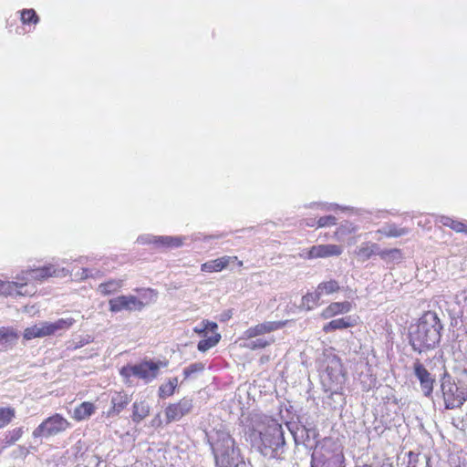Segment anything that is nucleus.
<instances>
[{
	"label": "nucleus",
	"instance_id": "obj_1",
	"mask_svg": "<svg viewBox=\"0 0 467 467\" xmlns=\"http://www.w3.org/2000/svg\"><path fill=\"white\" fill-rule=\"evenodd\" d=\"M442 325L435 312L428 311L422 315L417 324L409 329V343L412 349L425 353L434 349L441 341Z\"/></svg>",
	"mask_w": 467,
	"mask_h": 467
},
{
	"label": "nucleus",
	"instance_id": "obj_2",
	"mask_svg": "<svg viewBox=\"0 0 467 467\" xmlns=\"http://www.w3.org/2000/svg\"><path fill=\"white\" fill-rule=\"evenodd\" d=\"M248 436L252 445L265 457L283 458L285 447L284 431L275 420H270L263 431L252 430Z\"/></svg>",
	"mask_w": 467,
	"mask_h": 467
},
{
	"label": "nucleus",
	"instance_id": "obj_3",
	"mask_svg": "<svg viewBox=\"0 0 467 467\" xmlns=\"http://www.w3.org/2000/svg\"><path fill=\"white\" fill-rule=\"evenodd\" d=\"M211 447L215 467H241L244 465L241 451L229 433L218 431L215 441L211 442Z\"/></svg>",
	"mask_w": 467,
	"mask_h": 467
},
{
	"label": "nucleus",
	"instance_id": "obj_4",
	"mask_svg": "<svg viewBox=\"0 0 467 467\" xmlns=\"http://www.w3.org/2000/svg\"><path fill=\"white\" fill-rule=\"evenodd\" d=\"M340 447L331 439L316 443L311 455V467H344Z\"/></svg>",
	"mask_w": 467,
	"mask_h": 467
},
{
	"label": "nucleus",
	"instance_id": "obj_5",
	"mask_svg": "<svg viewBox=\"0 0 467 467\" xmlns=\"http://www.w3.org/2000/svg\"><path fill=\"white\" fill-rule=\"evenodd\" d=\"M441 381V389L446 409L459 408L467 400V386L456 384L447 373L443 375Z\"/></svg>",
	"mask_w": 467,
	"mask_h": 467
},
{
	"label": "nucleus",
	"instance_id": "obj_6",
	"mask_svg": "<svg viewBox=\"0 0 467 467\" xmlns=\"http://www.w3.org/2000/svg\"><path fill=\"white\" fill-rule=\"evenodd\" d=\"M71 427V423L59 413L44 420L32 432L34 439L57 436Z\"/></svg>",
	"mask_w": 467,
	"mask_h": 467
},
{
	"label": "nucleus",
	"instance_id": "obj_7",
	"mask_svg": "<svg viewBox=\"0 0 467 467\" xmlns=\"http://www.w3.org/2000/svg\"><path fill=\"white\" fill-rule=\"evenodd\" d=\"M323 381L329 384V388L333 386L336 387V389L331 392V397H341V394L338 393L337 389L344 383L345 375L341 360L337 356L327 358V366L323 374Z\"/></svg>",
	"mask_w": 467,
	"mask_h": 467
},
{
	"label": "nucleus",
	"instance_id": "obj_8",
	"mask_svg": "<svg viewBox=\"0 0 467 467\" xmlns=\"http://www.w3.org/2000/svg\"><path fill=\"white\" fill-rule=\"evenodd\" d=\"M109 311L118 313L121 311H140L144 308L145 304L138 297L132 295L119 296L111 298L109 301Z\"/></svg>",
	"mask_w": 467,
	"mask_h": 467
},
{
	"label": "nucleus",
	"instance_id": "obj_9",
	"mask_svg": "<svg viewBox=\"0 0 467 467\" xmlns=\"http://www.w3.org/2000/svg\"><path fill=\"white\" fill-rule=\"evenodd\" d=\"M343 249L340 245L337 244H319L310 247L308 250L304 251L300 256L307 259L326 258L329 256L340 255Z\"/></svg>",
	"mask_w": 467,
	"mask_h": 467
},
{
	"label": "nucleus",
	"instance_id": "obj_10",
	"mask_svg": "<svg viewBox=\"0 0 467 467\" xmlns=\"http://www.w3.org/2000/svg\"><path fill=\"white\" fill-rule=\"evenodd\" d=\"M413 372L420 384V389L426 397H430L433 391L434 378L426 369L422 363L417 359L413 363Z\"/></svg>",
	"mask_w": 467,
	"mask_h": 467
},
{
	"label": "nucleus",
	"instance_id": "obj_11",
	"mask_svg": "<svg viewBox=\"0 0 467 467\" xmlns=\"http://www.w3.org/2000/svg\"><path fill=\"white\" fill-rule=\"evenodd\" d=\"M286 321H265L249 327L244 332V338L251 339L271 333L285 327Z\"/></svg>",
	"mask_w": 467,
	"mask_h": 467
},
{
	"label": "nucleus",
	"instance_id": "obj_12",
	"mask_svg": "<svg viewBox=\"0 0 467 467\" xmlns=\"http://www.w3.org/2000/svg\"><path fill=\"white\" fill-rule=\"evenodd\" d=\"M161 366L165 367L166 364L162 362L144 361L140 364L134 365L133 376L145 379L146 381H150L157 377Z\"/></svg>",
	"mask_w": 467,
	"mask_h": 467
},
{
	"label": "nucleus",
	"instance_id": "obj_13",
	"mask_svg": "<svg viewBox=\"0 0 467 467\" xmlns=\"http://www.w3.org/2000/svg\"><path fill=\"white\" fill-rule=\"evenodd\" d=\"M192 409V400L182 399L178 403L166 408L165 414L169 422L176 421L188 414Z\"/></svg>",
	"mask_w": 467,
	"mask_h": 467
},
{
	"label": "nucleus",
	"instance_id": "obj_14",
	"mask_svg": "<svg viewBox=\"0 0 467 467\" xmlns=\"http://www.w3.org/2000/svg\"><path fill=\"white\" fill-rule=\"evenodd\" d=\"M26 274L30 275L31 279L42 281L50 276H67L69 275V271L65 268L57 269L54 265H49L36 269H27Z\"/></svg>",
	"mask_w": 467,
	"mask_h": 467
},
{
	"label": "nucleus",
	"instance_id": "obj_15",
	"mask_svg": "<svg viewBox=\"0 0 467 467\" xmlns=\"http://www.w3.org/2000/svg\"><path fill=\"white\" fill-rule=\"evenodd\" d=\"M131 399L126 392H114L110 399L111 407L108 410L109 417L119 415L130 402Z\"/></svg>",
	"mask_w": 467,
	"mask_h": 467
},
{
	"label": "nucleus",
	"instance_id": "obj_16",
	"mask_svg": "<svg viewBox=\"0 0 467 467\" xmlns=\"http://www.w3.org/2000/svg\"><path fill=\"white\" fill-rule=\"evenodd\" d=\"M235 261H238L237 256L224 255L202 264L201 265V270L207 273L220 272L225 269L231 263Z\"/></svg>",
	"mask_w": 467,
	"mask_h": 467
},
{
	"label": "nucleus",
	"instance_id": "obj_17",
	"mask_svg": "<svg viewBox=\"0 0 467 467\" xmlns=\"http://www.w3.org/2000/svg\"><path fill=\"white\" fill-rule=\"evenodd\" d=\"M17 332L12 327H0V351H6L16 344Z\"/></svg>",
	"mask_w": 467,
	"mask_h": 467
},
{
	"label": "nucleus",
	"instance_id": "obj_18",
	"mask_svg": "<svg viewBox=\"0 0 467 467\" xmlns=\"http://www.w3.org/2000/svg\"><path fill=\"white\" fill-rule=\"evenodd\" d=\"M185 239L186 237L184 236L160 235L158 236L156 248H178L183 244Z\"/></svg>",
	"mask_w": 467,
	"mask_h": 467
},
{
	"label": "nucleus",
	"instance_id": "obj_19",
	"mask_svg": "<svg viewBox=\"0 0 467 467\" xmlns=\"http://www.w3.org/2000/svg\"><path fill=\"white\" fill-rule=\"evenodd\" d=\"M351 305L349 302H335L331 303L322 313L324 318H330L337 314L348 313L350 311Z\"/></svg>",
	"mask_w": 467,
	"mask_h": 467
},
{
	"label": "nucleus",
	"instance_id": "obj_20",
	"mask_svg": "<svg viewBox=\"0 0 467 467\" xmlns=\"http://www.w3.org/2000/svg\"><path fill=\"white\" fill-rule=\"evenodd\" d=\"M49 336L47 322H41L30 327H27L24 331V337L26 340L33 339L35 337H43Z\"/></svg>",
	"mask_w": 467,
	"mask_h": 467
},
{
	"label": "nucleus",
	"instance_id": "obj_21",
	"mask_svg": "<svg viewBox=\"0 0 467 467\" xmlns=\"http://www.w3.org/2000/svg\"><path fill=\"white\" fill-rule=\"evenodd\" d=\"M150 414V406L145 400L135 401L132 405V421L140 422Z\"/></svg>",
	"mask_w": 467,
	"mask_h": 467
},
{
	"label": "nucleus",
	"instance_id": "obj_22",
	"mask_svg": "<svg viewBox=\"0 0 467 467\" xmlns=\"http://www.w3.org/2000/svg\"><path fill=\"white\" fill-rule=\"evenodd\" d=\"M124 285L123 279H110L98 286V292L102 296L117 293Z\"/></svg>",
	"mask_w": 467,
	"mask_h": 467
},
{
	"label": "nucleus",
	"instance_id": "obj_23",
	"mask_svg": "<svg viewBox=\"0 0 467 467\" xmlns=\"http://www.w3.org/2000/svg\"><path fill=\"white\" fill-rule=\"evenodd\" d=\"M354 326V322L350 317L333 319L323 327L326 333L335 331L337 329H344Z\"/></svg>",
	"mask_w": 467,
	"mask_h": 467
},
{
	"label": "nucleus",
	"instance_id": "obj_24",
	"mask_svg": "<svg viewBox=\"0 0 467 467\" xmlns=\"http://www.w3.org/2000/svg\"><path fill=\"white\" fill-rule=\"evenodd\" d=\"M95 412V406L91 402H82L74 410L73 418L78 420H84Z\"/></svg>",
	"mask_w": 467,
	"mask_h": 467
},
{
	"label": "nucleus",
	"instance_id": "obj_25",
	"mask_svg": "<svg viewBox=\"0 0 467 467\" xmlns=\"http://www.w3.org/2000/svg\"><path fill=\"white\" fill-rule=\"evenodd\" d=\"M378 233L385 235L386 237H400L410 233V230L405 227H398L394 223H387L380 228Z\"/></svg>",
	"mask_w": 467,
	"mask_h": 467
},
{
	"label": "nucleus",
	"instance_id": "obj_26",
	"mask_svg": "<svg viewBox=\"0 0 467 467\" xmlns=\"http://www.w3.org/2000/svg\"><path fill=\"white\" fill-rule=\"evenodd\" d=\"M25 287V283L5 281L2 287V294L5 296H13L16 292L18 296L28 295L26 291L23 292L22 289Z\"/></svg>",
	"mask_w": 467,
	"mask_h": 467
},
{
	"label": "nucleus",
	"instance_id": "obj_27",
	"mask_svg": "<svg viewBox=\"0 0 467 467\" xmlns=\"http://www.w3.org/2000/svg\"><path fill=\"white\" fill-rule=\"evenodd\" d=\"M74 323L75 320L72 317L60 318L53 323L47 322L49 336L68 329Z\"/></svg>",
	"mask_w": 467,
	"mask_h": 467
},
{
	"label": "nucleus",
	"instance_id": "obj_28",
	"mask_svg": "<svg viewBox=\"0 0 467 467\" xmlns=\"http://www.w3.org/2000/svg\"><path fill=\"white\" fill-rule=\"evenodd\" d=\"M430 457L427 454L409 452L408 467H431Z\"/></svg>",
	"mask_w": 467,
	"mask_h": 467
},
{
	"label": "nucleus",
	"instance_id": "obj_29",
	"mask_svg": "<svg viewBox=\"0 0 467 467\" xmlns=\"http://www.w3.org/2000/svg\"><path fill=\"white\" fill-rule=\"evenodd\" d=\"M317 436V433L315 429L306 428V426H303V429L301 431V438L303 439V443L306 448H315L316 443L318 442L315 441Z\"/></svg>",
	"mask_w": 467,
	"mask_h": 467
},
{
	"label": "nucleus",
	"instance_id": "obj_30",
	"mask_svg": "<svg viewBox=\"0 0 467 467\" xmlns=\"http://www.w3.org/2000/svg\"><path fill=\"white\" fill-rule=\"evenodd\" d=\"M274 341L275 339L273 337L268 339L265 337H258L256 339L251 338L244 344V347L251 350L261 349L270 346Z\"/></svg>",
	"mask_w": 467,
	"mask_h": 467
},
{
	"label": "nucleus",
	"instance_id": "obj_31",
	"mask_svg": "<svg viewBox=\"0 0 467 467\" xmlns=\"http://www.w3.org/2000/svg\"><path fill=\"white\" fill-rule=\"evenodd\" d=\"M318 293L322 296L323 295H330L339 291L340 286L336 280H329L320 283L317 287Z\"/></svg>",
	"mask_w": 467,
	"mask_h": 467
},
{
	"label": "nucleus",
	"instance_id": "obj_32",
	"mask_svg": "<svg viewBox=\"0 0 467 467\" xmlns=\"http://www.w3.org/2000/svg\"><path fill=\"white\" fill-rule=\"evenodd\" d=\"M377 250H379V245L376 244H362L360 247H358L357 251V254L363 260L366 261L370 258V256L377 253Z\"/></svg>",
	"mask_w": 467,
	"mask_h": 467
},
{
	"label": "nucleus",
	"instance_id": "obj_33",
	"mask_svg": "<svg viewBox=\"0 0 467 467\" xmlns=\"http://www.w3.org/2000/svg\"><path fill=\"white\" fill-rule=\"evenodd\" d=\"M320 297V294L317 289H316L315 292L307 293L302 297V305L306 306L307 310H310L318 304Z\"/></svg>",
	"mask_w": 467,
	"mask_h": 467
},
{
	"label": "nucleus",
	"instance_id": "obj_34",
	"mask_svg": "<svg viewBox=\"0 0 467 467\" xmlns=\"http://www.w3.org/2000/svg\"><path fill=\"white\" fill-rule=\"evenodd\" d=\"M221 339L220 334H215L206 339L200 340L197 348L201 352H205L211 348L214 347Z\"/></svg>",
	"mask_w": 467,
	"mask_h": 467
},
{
	"label": "nucleus",
	"instance_id": "obj_35",
	"mask_svg": "<svg viewBox=\"0 0 467 467\" xmlns=\"http://www.w3.org/2000/svg\"><path fill=\"white\" fill-rule=\"evenodd\" d=\"M16 411L12 408L0 409V429L5 427L15 418Z\"/></svg>",
	"mask_w": 467,
	"mask_h": 467
},
{
	"label": "nucleus",
	"instance_id": "obj_36",
	"mask_svg": "<svg viewBox=\"0 0 467 467\" xmlns=\"http://www.w3.org/2000/svg\"><path fill=\"white\" fill-rule=\"evenodd\" d=\"M178 380L176 378H173L169 380L168 383L163 384L160 387V396L161 397H168L173 394L175 388L177 386Z\"/></svg>",
	"mask_w": 467,
	"mask_h": 467
},
{
	"label": "nucleus",
	"instance_id": "obj_37",
	"mask_svg": "<svg viewBox=\"0 0 467 467\" xmlns=\"http://www.w3.org/2000/svg\"><path fill=\"white\" fill-rule=\"evenodd\" d=\"M21 20L24 24H37L39 17L34 9H24L21 12Z\"/></svg>",
	"mask_w": 467,
	"mask_h": 467
},
{
	"label": "nucleus",
	"instance_id": "obj_38",
	"mask_svg": "<svg viewBox=\"0 0 467 467\" xmlns=\"http://www.w3.org/2000/svg\"><path fill=\"white\" fill-rule=\"evenodd\" d=\"M24 433V430H23V427H19V428H16L10 431H8V433L6 434V444L8 445H12L14 444L16 441H17L23 435Z\"/></svg>",
	"mask_w": 467,
	"mask_h": 467
},
{
	"label": "nucleus",
	"instance_id": "obj_39",
	"mask_svg": "<svg viewBox=\"0 0 467 467\" xmlns=\"http://www.w3.org/2000/svg\"><path fill=\"white\" fill-rule=\"evenodd\" d=\"M204 369V365L201 362L191 364L183 369L185 378L190 377L193 373L201 372Z\"/></svg>",
	"mask_w": 467,
	"mask_h": 467
},
{
	"label": "nucleus",
	"instance_id": "obj_40",
	"mask_svg": "<svg viewBox=\"0 0 467 467\" xmlns=\"http://www.w3.org/2000/svg\"><path fill=\"white\" fill-rule=\"evenodd\" d=\"M158 241L157 235L152 234H141L138 237L137 242L141 244H153L154 248H156Z\"/></svg>",
	"mask_w": 467,
	"mask_h": 467
},
{
	"label": "nucleus",
	"instance_id": "obj_41",
	"mask_svg": "<svg viewBox=\"0 0 467 467\" xmlns=\"http://www.w3.org/2000/svg\"><path fill=\"white\" fill-rule=\"evenodd\" d=\"M337 223V218L332 215L320 217L317 222V227H326L330 225H335Z\"/></svg>",
	"mask_w": 467,
	"mask_h": 467
},
{
	"label": "nucleus",
	"instance_id": "obj_42",
	"mask_svg": "<svg viewBox=\"0 0 467 467\" xmlns=\"http://www.w3.org/2000/svg\"><path fill=\"white\" fill-rule=\"evenodd\" d=\"M356 231V227L349 222H345L340 225V227L337 229V234H348L351 233H354Z\"/></svg>",
	"mask_w": 467,
	"mask_h": 467
},
{
	"label": "nucleus",
	"instance_id": "obj_43",
	"mask_svg": "<svg viewBox=\"0 0 467 467\" xmlns=\"http://www.w3.org/2000/svg\"><path fill=\"white\" fill-rule=\"evenodd\" d=\"M218 326L214 322H209L207 321L205 324H203V327L202 328H195L194 331L197 333H202V332H214L217 329Z\"/></svg>",
	"mask_w": 467,
	"mask_h": 467
},
{
	"label": "nucleus",
	"instance_id": "obj_44",
	"mask_svg": "<svg viewBox=\"0 0 467 467\" xmlns=\"http://www.w3.org/2000/svg\"><path fill=\"white\" fill-rule=\"evenodd\" d=\"M450 228L454 230L457 233L467 232V225H465L463 223L456 221V220H452V222L451 223Z\"/></svg>",
	"mask_w": 467,
	"mask_h": 467
},
{
	"label": "nucleus",
	"instance_id": "obj_45",
	"mask_svg": "<svg viewBox=\"0 0 467 467\" xmlns=\"http://www.w3.org/2000/svg\"><path fill=\"white\" fill-rule=\"evenodd\" d=\"M400 251L398 249H391V250H383L379 251L377 250V254H379L382 259H387L389 256L399 254Z\"/></svg>",
	"mask_w": 467,
	"mask_h": 467
},
{
	"label": "nucleus",
	"instance_id": "obj_46",
	"mask_svg": "<svg viewBox=\"0 0 467 467\" xmlns=\"http://www.w3.org/2000/svg\"><path fill=\"white\" fill-rule=\"evenodd\" d=\"M29 278H30V275L26 274V270L16 276V282L25 283V286H26Z\"/></svg>",
	"mask_w": 467,
	"mask_h": 467
},
{
	"label": "nucleus",
	"instance_id": "obj_47",
	"mask_svg": "<svg viewBox=\"0 0 467 467\" xmlns=\"http://www.w3.org/2000/svg\"><path fill=\"white\" fill-rule=\"evenodd\" d=\"M452 220L453 219L451 218V217L442 215V216L439 217L438 222L440 223H441L442 225H444V226L450 227L451 226V223L452 222Z\"/></svg>",
	"mask_w": 467,
	"mask_h": 467
},
{
	"label": "nucleus",
	"instance_id": "obj_48",
	"mask_svg": "<svg viewBox=\"0 0 467 467\" xmlns=\"http://www.w3.org/2000/svg\"><path fill=\"white\" fill-rule=\"evenodd\" d=\"M133 368H134V366L124 367L121 368L120 374L124 377H130V376L133 375Z\"/></svg>",
	"mask_w": 467,
	"mask_h": 467
},
{
	"label": "nucleus",
	"instance_id": "obj_49",
	"mask_svg": "<svg viewBox=\"0 0 467 467\" xmlns=\"http://www.w3.org/2000/svg\"><path fill=\"white\" fill-rule=\"evenodd\" d=\"M365 467H392V465L388 461H384L382 462H373L369 465H366Z\"/></svg>",
	"mask_w": 467,
	"mask_h": 467
},
{
	"label": "nucleus",
	"instance_id": "obj_50",
	"mask_svg": "<svg viewBox=\"0 0 467 467\" xmlns=\"http://www.w3.org/2000/svg\"><path fill=\"white\" fill-rule=\"evenodd\" d=\"M92 275L90 274V270L88 269V268H82L81 270V274L79 275V279L80 280H85L88 277H91Z\"/></svg>",
	"mask_w": 467,
	"mask_h": 467
},
{
	"label": "nucleus",
	"instance_id": "obj_51",
	"mask_svg": "<svg viewBox=\"0 0 467 467\" xmlns=\"http://www.w3.org/2000/svg\"><path fill=\"white\" fill-rule=\"evenodd\" d=\"M320 206L323 210H327V211L339 208V206L336 203H323V204H320Z\"/></svg>",
	"mask_w": 467,
	"mask_h": 467
},
{
	"label": "nucleus",
	"instance_id": "obj_52",
	"mask_svg": "<svg viewBox=\"0 0 467 467\" xmlns=\"http://www.w3.org/2000/svg\"><path fill=\"white\" fill-rule=\"evenodd\" d=\"M17 450H18V455H20L22 457H26L27 454L29 453L28 449L26 447H23V446L18 447Z\"/></svg>",
	"mask_w": 467,
	"mask_h": 467
},
{
	"label": "nucleus",
	"instance_id": "obj_53",
	"mask_svg": "<svg viewBox=\"0 0 467 467\" xmlns=\"http://www.w3.org/2000/svg\"><path fill=\"white\" fill-rule=\"evenodd\" d=\"M315 224H316V221H315V219H310V220H308V221L306 222V225H307V226L314 227V226H315Z\"/></svg>",
	"mask_w": 467,
	"mask_h": 467
},
{
	"label": "nucleus",
	"instance_id": "obj_54",
	"mask_svg": "<svg viewBox=\"0 0 467 467\" xmlns=\"http://www.w3.org/2000/svg\"><path fill=\"white\" fill-rule=\"evenodd\" d=\"M213 238H219V236L216 235H205L203 236V240L213 239Z\"/></svg>",
	"mask_w": 467,
	"mask_h": 467
},
{
	"label": "nucleus",
	"instance_id": "obj_55",
	"mask_svg": "<svg viewBox=\"0 0 467 467\" xmlns=\"http://www.w3.org/2000/svg\"><path fill=\"white\" fill-rule=\"evenodd\" d=\"M5 281L0 280V294H2V287Z\"/></svg>",
	"mask_w": 467,
	"mask_h": 467
},
{
	"label": "nucleus",
	"instance_id": "obj_56",
	"mask_svg": "<svg viewBox=\"0 0 467 467\" xmlns=\"http://www.w3.org/2000/svg\"><path fill=\"white\" fill-rule=\"evenodd\" d=\"M238 265L242 266L243 265V262L242 261H238Z\"/></svg>",
	"mask_w": 467,
	"mask_h": 467
},
{
	"label": "nucleus",
	"instance_id": "obj_57",
	"mask_svg": "<svg viewBox=\"0 0 467 467\" xmlns=\"http://www.w3.org/2000/svg\"><path fill=\"white\" fill-rule=\"evenodd\" d=\"M199 239H200V237L197 235L193 237V240H199Z\"/></svg>",
	"mask_w": 467,
	"mask_h": 467
},
{
	"label": "nucleus",
	"instance_id": "obj_58",
	"mask_svg": "<svg viewBox=\"0 0 467 467\" xmlns=\"http://www.w3.org/2000/svg\"><path fill=\"white\" fill-rule=\"evenodd\" d=\"M295 441L298 442V437H296V436L295 437Z\"/></svg>",
	"mask_w": 467,
	"mask_h": 467
},
{
	"label": "nucleus",
	"instance_id": "obj_59",
	"mask_svg": "<svg viewBox=\"0 0 467 467\" xmlns=\"http://www.w3.org/2000/svg\"><path fill=\"white\" fill-rule=\"evenodd\" d=\"M158 423V420H152V424Z\"/></svg>",
	"mask_w": 467,
	"mask_h": 467
},
{
	"label": "nucleus",
	"instance_id": "obj_60",
	"mask_svg": "<svg viewBox=\"0 0 467 467\" xmlns=\"http://www.w3.org/2000/svg\"><path fill=\"white\" fill-rule=\"evenodd\" d=\"M158 423V420H152V424Z\"/></svg>",
	"mask_w": 467,
	"mask_h": 467
}]
</instances>
